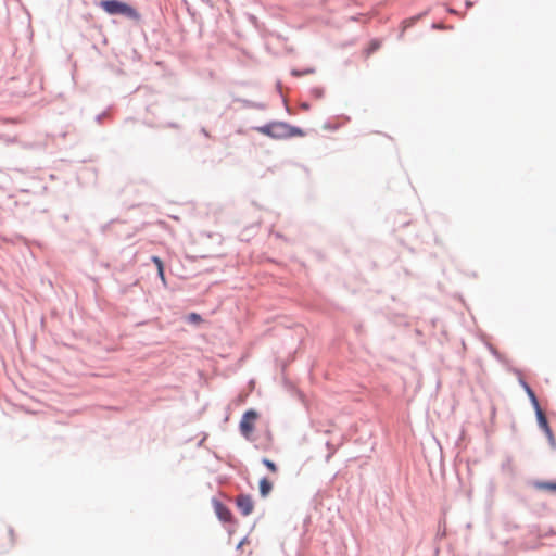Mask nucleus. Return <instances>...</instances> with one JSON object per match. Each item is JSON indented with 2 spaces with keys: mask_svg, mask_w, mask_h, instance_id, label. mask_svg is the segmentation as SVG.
Wrapping results in <instances>:
<instances>
[{
  "mask_svg": "<svg viewBox=\"0 0 556 556\" xmlns=\"http://www.w3.org/2000/svg\"><path fill=\"white\" fill-rule=\"evenodd\" d=\"M257 131L274 139H286L303 135V131L300 128L292 127L282 122H274L258 127Z\"/></svg>",
  "mask_w": 556,
  "mask_h": 556,
  "instance_id": "1",
  "label": "nucleus"
},
{
  "mask_svg": "<svg viewBox=\"0 0 556 556\" xmlns=\"http://www.w3.org/2000/svg\"><path fill=\"white\" fill-rule=\"evenodd\" d=\"M100 7L111 15H124L135 21L140 20V14L135 8L118 0H103L100 2Z\"/></svg>",
  "mask_w": 556,
  "mask_h": 556,
  "instance_id": "2",
  "label": "nucleus"
},
{
  "mask_svg": "<svg viewBox=\"0 0 556 556\" xmlns=\"http://www.w3.org/2000/svg\"><path fill=\"white\" fill-rule=\"evenodd\" d=\"M257 418H258V414L253 409H250L243 414V416L240 420L239 428H240L241 434L245 439H251L252 433L255 429V422H256Z\"/></svg>",
  "mask_w": 556,
  "mask_h": 556,
  "instance_id": "3",
  "label": "nucleus"
},
{
  "mask_svg": "<svg viewBox=\"0 0 556 556\" xmlns=\"http://www.w3.org/2000/svg\"><path fill=\"white\" fill-rule=\"evenodd\" d=\"M236 503L243 516H249L254 509V502L250 495L240 494L237 497Z\"/></svg>",
  "mask_w": 556,
  "mask_h": 556,
  "instance_id": "4",
  "label": "nucleus"
},
{
  "mask_svg": "<svg viewBox=\"0 0 556 556\" xmlns=\"http://www.w3.org/2000/svg\"><path fill=\"white\" fill-rule=\"evenodd\" d=\"M213 505L219 520H222L223 522L231 521L232 514L227 506H225L223 503L218 501H214Z\"/></svg>",
  "mask_w": 556,
  "mask_h": 556,
  "instance_id": "5",
  "label": "nucleus"
},
{
  "mask_svg": "<svg viewBox=\"0 0 556 556\" xmlns=\"http://www.w3.org/2000/svg\"><path fill=\"white\" fill-rule=\"evenodd\" d=\"M535 413L539 426L542 428L544 432H549L551 427L548 426L547 419L540 406L535 408Z\"/></svg>",
  "mask_w": 556,
  "mask_h": 556,
  "instance_id": "6",
  "label": "nucleus"
},
{
  "mask_svg": "<svg viewBox=\"0 0 556 556\" xmlns=\"http://www.w3.org/2000/svg\"><path fill=\"white\" fill-rule=\"evenodd\" d=\"M152 262L155 264L157 268V275L162 280L163 285L166 286V278L164 273V264L163 261L159 256H152Z\"/></svg>",
  "mask_w": 556,
  "mask_h": 556,
  "instance_id": "7",
  "label": "nucleus"
},
{
  "mask_svg": "<svg viewBox=\"0 0 556 556\" xmlns=\"http://www.w3.org/2000/svg\"><path fill=\"white\" fill-rule=\"evenodd\" d=\"M273 490V483L267 479L263 478L260 481V493L263 497H266Z\"/></svg>",
  "mask_w": 556,
  "mask_h": 556,
  "instance_id": "8",
  "label": "nucleus"
},
{
  "mask_svg": "<svg viewBox=\"0 0 556 556\" xmlns=\"http://www.w3.org/2000/svg\"><path fill=\"white\" fill-rule=\"evenodd\" d=\"M535 486L538 489H540V490H544V491H548V492H552V493H556V481H553V482H546V481L536 482Z\"/></svg>",
  "mask_w": 556,
  "mask_h": 556,
  "instance_id": "9",
  "label": "nucleus"
},
{
  "mask_svg": "<svg viewBox=\"0 0 556 556\" xmlns=\"http://www.w3.org/2000/svg\"><path fill=\"white\" fill-rule=\"evenodd\" d=\"M523 387H525V390H526L528 396L530 397V401H531L533 407L534 408L539 407L540 404H539V401H538L533 390L527 383H523Z\"/></svg>",
  "mask_w": 556,
  "mask_h": 556,
  "instance_id": "10",
  "label": "nucleus"
},
{
  "mask_svg": "<svg viewBox=\"0 0 556 556\" xmlns=\"http://www.w3.org/2000/svg\"><path fill=\"white\" fill-rule=\"evenodd\" d=\"M263 464L271 471V472H277V466L275 465L274 462H271L270 459L268 458H264L263 459Z\"/></svg>",
  "mask_w": 556,
  "mask_h": 556,
  "instance_id": "11",
  "label": "nucleus"
},
{
  "mask_svg": "<svg viewBox=\"0 0 556 556\" xmlns=\"http://www.w3.org/2000/svg\"><path fill=\"white\" fill-rule=\"evenodd\" d=\"M188 320L191 321V323H201L202 321V318L199 314L197 313H191L189 314L188 316Z\"/></svg>",
  "mask_w": 556,
  "mask_h": 556,
  "instance_id": "12",
  "label": "nucleus"
},
{
  "mask_svg": "<svg viewBox=\"0 0 556 556\" xmlns=\"http://www.w3.org/2000/svg\"><path fill=\"white\" fill-rule=\"evenodd\" d=\"M544 433L546 434V437H547V439H548V441H549L551 445H552L553 447H555V445H556V441H555V437H554V434H553V432H552V429H549V432H544Z\"/></svg>",
  "mask_w": 556,
  "mask_h": 556,
  "instance_id": "13",
  "label": "nucleus"
},
{
  "mask_svg": "<svg viewBox=\"0 0 556 556\" xmlns=\"http://www.w3.org/2000/svg\"><path fill=\"white\" fill-rule=\"evenodd\" d=\"M9 533L11 535V540L14 542V540H15L14 531L11 529V530H9Z\"/></svg>",
  "mask_w": 556,
  "mask_h": 556,
  "instance_id": "14",
  "label": "nucleus"
}]
</instances>
